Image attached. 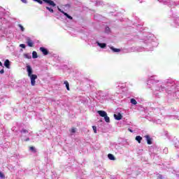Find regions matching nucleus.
<instances>
[{
	"mask_svg": "<svg viewBox=\"0 0 179 179\" xmlns=\"http://www.w3.org/2000/svg\"><path fill=\"white\" fill-rule=\"evenodd\" d=\"M27 72L29 78L31 79V86H36V79H37V75L33 74V69L31 66L27 64Z\"/></svg>",
	"mask_w": 179,
	"mask_h": 179,
	"instance_id": "nucleus-1",
	"label": "nucleus"
},
{
	"mask_svg": "<svg viewBox=\"0 0 179 179\" xmlns=\"http://www.w3.org/2000/svg\"><path fill=\"white\" fill-rule=\"evenodd\" d=\"M98 114L100 117H103L106 121V122H110V117L107 115V112L104 110H98Z\"/></svg>",
	"mask_w": 179,
	"mask_h": 179,
	"instance_id": "nucleus-2",
	"label": "nucleus"
},
{
	"mask_svg": "<svg viewBox=\"0 0 179 179\" xmlns=\"http://www.w3.org/2000/svg\"><path fill=\"white\" fill-rule=\"evenodd\" d=\"M58 10L61 12V13H63L64 16H66L68 19H70V20H72L73 17L72 16L69 15L68 13H65V11L62 10L61 8H58Z\"/></svg>",
	"mask_w": 179,
	"mask_h": 179,
	"instance_id": "nucleus-3",
	"label": "nucleus"
},
{
	"mask_svg": "<svg viewBox=\"0 0 179 179\" xmlns=\"http://www.w3.org/2000/svg\"><path fill=\"white\" fill-rule=\"evenodd\" d=\"M27 44L28 45V47H34V43H33V41H31V39H30V38H28L27 39Z\"/></svg>",
	"mask_w": 179,
	"mask_h": 179,
	"instance_id": "nucleus-4",
	"label": "nucleus"
},
{
	"mask_svg": "<svg viewBox=\"0 0 179 179\" xmlns=\"http://www.w3.org/2000/svg\"><path fill=\"white\" fill-rule=\"evenodd\" d=\"M40 51H41V52H43V55H48V50L45 49V48L41 47Z\"/></svg>",
	"mask_w": 179,
	"mask_h": 179,
	"instance_id": "nucleus-5",
	"label": "nucleus"
},
{
	"mask_svg": "<svg viewBox=\"0 0 179 179\" xmlns=\"http://www.w3.org/2000/svg\"><path fill=\"white\" fill-rule=\"evenodd\" d=\"M114 118L117 120V121H120V120H122V115L121 113L114 114Z\"/></svg>",
	"mask_w": 179,
	"mask_h": 179,
	"instance_id": "nucleus-6",
	"label": "nucleus"
},
{
	"mask_svg": "<svg viewBox=\"0 0 179 179\" xmlns=\"http://www.w3.org/2000/svg\"><path fill=\"white\" fill-rule=\"evenodd\" d=\"M145 138L147 141L148 145H152V138H150V136L146 135L145 136Z\"/></svg>",
	"mask_w": 179,
	"mask_h": 179,
	"instance_id": "nucleus-7",
	"label": "nucleus"
},
{
	"mask_svg": "<svg viewBox=\"0 0 179 179\" xmlns=\"http://www.w3.org/2000/svg\"><path fill=\"white\" fill-rule=\"evenodd\" d=\"M43 2H45L46 3H49V5H51V6H56L57 4H55V3H54L53 1L51 0H43Z\"/></svg>",
	"mask_w": 179,
	"mask_h": 179,
	"instance_id": "nucleus-8",
	"label": "nucleus"
},
{
	"mask_svg": "<svg viewBox=\"0 0 179 179\" xmlns=\"http://www.w3.org/2000/svg\"><path fill=\"white\" fill-rule=\"evenodd\" d=\"M4 66H6V68H8V69H9L10 66V62H9V59H6L4 62Z\"/></svg>",
	"mask_w": 179,
	"mask_h": 179,
	"instance_id": "nucleus-9",
	"label": "nucleus"
},
{
	"mask_svg": "<svg viewBox=\"0 0 179 179\" xmlns=\"http://www.w3.org/2000/svg\"><path fill=\"white\" fill-rule=\"evenodd\" d=\"M110 50L113 51V52H121V49L115 48L114 47H110Z\"/></svg>",
	"mask_w": 179,
	"mask_h": 179,
	"instance_id": "nucleus-10",
	"label": "nucleus"
},
{
	"mask_svg": "<svg viewBox=\"0 0 179 179\" xmlns=\"http://www.w3.org/2000/svg\"><path fill=\"white\" fill-rule=\"evenodd\" d=\"M97 44L99 45V47H100L101 48H106V47H107V44H106V43H100L97 42Z\"/></svg>",
	"mask_w": 179,
	"mask_h": 179,
	"instance_id": "nucleus-11",
	"label": "nucleus"
},
{
	"mask_svg": "<svg viewBox=\"0 0 179 179\" xmlns=\"http://www.w3.org/2000/svg\"><path fill=\"white\" fill-rule=\"evenodd\" d=\"M108 157L109 160H115V157L113 154H108Z\"/></svg>",
	"mask_w": 179,
	"mask_h": 179,
	"instance_id": "nucleus-12",
	"label": "nucleus"
},
{
	"mask_svg": "<svg viewBox=\"0 0 179 179\" xmlns=\"http://www.w3.org/2000/svg\"><path fill=\"white\" fill-rule=\"evenodd\" d=\"M24 57L27 59H31V55H30V54L25 53V54H24Z\"/></svg>",
	"mask_w": 179,
	"mask_h": 179,
	"instance_id": "nucleus-13",
	"label": "nucleus"
},
{
	"mask_svg": "<svg viewBox=\"0 0 179 179\" xmlns=\"http://www.w3.org/2000/svg\"><path fill=\"white\" fill-rule=\"evenodd\" d=\"M136 141H137L138 143H141V142L142 141V137H141V136H136Z\"/></svg>",
	"mask_w": 179,
	"mask_h": 179,
	"instance_id": "nucleus-14",
	"label": "nucleus"
},
{
	"mask_svg": "<svg viewBox=\"0 0 179 179\" xmlns=\"http://www.w3.org/2000/svg\"><path fill=\"white\" fill-rule=\"evenodd\" d=\"M32 58H34V59L38 58V55H37V52L33 51V52H32Z\"/></svg>",
	"mask_w": 179,
	"mask_h": 179,
	"instance_id": "nucleus-15",
	"label": "nucleus"
},
{
	"mask_svg": "<svg viewBox=\"0 0 179 179\" xmlns=\"http://www.w3.org/2000/svg\"><path fill=\"white\" fill-rule=\"evenodd\" d=\"M29 150L31 152H33L34 153H36L37 150H36V148L33 147V146H30L29 147Z\"/></svg>",
	"mask_w": 179,
	"mask_h": 179,
	"instance_id": "nucleus-16",
	"label": "nucleus"
},
{
	"mask_svg": "<svg viewBox=\"0 0 179 179\" xmlns=\"http://www.w3.org/2000/svg\"><path fill=\"white\" fill-rule=\"evenodd\" d=\"M131 104H134V106H136V104H138V102L136 101V100L135 99H131Z\"/></svg>",
	"mask_w": 179,
	"mask_h": 179,
	"instance_id": "nucleus-17",
	"label": "nucleus"
},
{
	"mask_svg": "<svg viewBox=\"0 0 179 179\" xmlns=\"http://www.w3.org/2000/svg\"><path fill=\"white\" fill-rule=\"evenodd\" d=\"M64 85H66V87L67 90H69V83H68V81H64Z\"/></svg>",
	"mask_w": 179,
	"mask_h": 179,
	"instance_id": "nucleus-18",
	"label": "nucleus"
},
{
	"mask_svg": "<svg viewBox=\"0 0 179 179\" xmlns=\"http://www.w3.org/2000/svg\"><path fill=\"white\" fill-rule=\"evenodd\" d=\"M46 9L50 12V13H54V10L50 7H46Z\"/></svg>",
	"mask_w": 179,
	"mask_h": 179,
	"instance_id": "nucleus-19",
	"label": "nucleus"
},
{
	"mask_svg": "<svg viewBox=\"0 0 179 179\" xmlns=\"http://www.w3.org/2000/svg\"><path fill=\"white\" fill-rule=\"evenodd\" d=\"M18 27H20L21 31H24V27H23L22 24H19Z\"/></svg>",
	"mask_w": 179,
	"mask_h": 179,
	"instance_id": "nucleus-20",
	"label": "nucleus"
},
{
	"mask_svg": "<svg viewBox=\"0 0 179 179\" xmlns=\"http://www.w3.org/2000/svg\"><path fill=\"white\" fill-rule=\"evenodd\" d=\"M92 129L94 134H97V127L96 126H92Z\"/></svg>",
	"mask_w": 179,
	"mask_h": 179,
	"instance_id": "nucleus-21",
	"label": "nucleus"
},
{
	"mask_svg": "<svg viewBox=\"0 0 179 179\" xmlns=\"http://www.w3.org/2000/svg\"><path fill=\"white\" fill-rule=\"evenodd\" d=\"M0 178H5V175L3 173H2V172H0Z\"/></svg>",
	"mask_w": 179,
	"mask_h": 179,
	"instance_id": "nucleus-22",
	"label": "nucleus"
},
{
	"mask_svg": "<svg viewBox=\"0 0 179 179\" xmlns=\"http://www.w3.org/2000/svg\"><path fill=\"white\" fill-rule=\"evenodd\" d=\"M20 47H21V48H26V45L22 43L20 45Z\"/></svg>",
	"mask_w": 179,
	"mask_h": 179,
	"instance_id": "nucleus-23",
	"label": "nucleus"
},
{
	"mask_svg": "<svg viewBox=\"0 0 179 179\" xmlns=\"http://www.w3.org/2000/svg\"><path fill=\"white\" fill-rule=\"evenodd\" d=\"M75 132H76V129L72 128V129H71V133H72V134H75Z\"/></svg>",
	"mask_w": 179,
	"mask_h": 179,
	"instance_id": "nucleus-24",
	"label": "nucleus"
},
{
	"mask_svg": "<svg viewBox=\"0 0 179 179\" xmlns=\"http://www.w3.org/2000/svg\"><path fill=\"white\" fill-rule=\"evenodd\" d=\"M36 2H38V3H40V5H42L43 3V1L41 0H36Z\"/></svg>",
	"mask_w": 179,
	"mask_h": 179,
	"instance_id": "nucleus-25",
	"label": "nucleus"
},
{
	"mask_svg": "<svg viewBox=\"0 0 179 179\" xmlns=\"http://www.w3.org/2000/svg\"><path fill=\"white\" fill-rule=\"evenodd\" d=\"M157 179H163V176L159 175V176H157Z\"/></svg>",
	"mask_w": 179,
	"mask_h": 179,
	"instance_id": "nucleus-26",
	"label": "nucleus"
},
{
	"mask_svg": "<svg viewBox=\"0 0 179 179\" xmlns=\"http://www.w3.org/2000/svg\"><path fill=\"white\" fill-rule=\"evenodd\" d=\"M0 73L2 75L3 73H5V71L3 70V69H2L1 71H0Z\"/></svg>",
	"mask_w": 179,
	"mask_h": 179,
	"instance_id": "nucleus-27",
	"label": "nucleus"
},
{
	"mask_svg": "<svg viewBox=\"0 0 179 179\" xmlns=\"http://www.w3.org/2000/svg\"><path fill=\"white\" fill-rule=\"evenodd\" d=\"M22 132H24V134H27L29 131L26 129H22Z\"/></svg>",
	"mask_w": 179,
	"mask_h": 179,
	"instance_id": "nucleus-28",
	"label": "nucleus"
},
{
	"mask_svg": "<svg viewBox=\"0 0 179 179\" xmlns=\"http://www.w3.org/2000/svg\"><path fill=\"white\" fill-rule=\"evenodd\" d=\"M22 2H23V3H27V0H21Z\"/></svg>",
	"mask_w": 179,
	"mask_h": 179,
	"instance_id": "nucleus-29",
	"label": "nucleus"
},
{
	"mask_svg": "<svg viewBox=\"0 0 179 179\" xmlns=\"http://www.w3.org/2000/svg\"><path fill=\"white\" fill-rule=\"evenodd\" d=\"M106 31H107V33H108V31H110V27H106Z\"/></svg>",
	"mask_w": 179,
	"mask_h": 179,
	"instance_id": "nucleus-30",
	"label": "nucleus"
},
{
	"mask_svg": "<svg viewBox=\"0 0 179 179\" xmlns=\"http://www.w3.org/2000/svg\"><path fill=\"white\" fill-rule=\"evenodd\" d=\"M26 142H27V141H30V138H26Z\"/></svg>",
	"mask_w": 179,
	"mask_h": 179,
	"instance_id": "nucleus-31",
	"label": "nucleus"
},
{
	"mask_svg": "<svg viewBox=\"0 0 179 179\" xmlns=\"http://www.w3.org/2000/svg\"><path fill=\"white\" fill-rule=\"evenodd\" d=\"M128 131H129V132H133L131 129H128Z\"/></svg>",
	"mask_w": 179,
	"mask_h": 179,
	"instance_id": "nucleus-32",
	"label": "nucleus"
},
{
	"mask_svg": "<svg viewBox=\"0 0 179 179\" xmlns=\"http://www.w3.org/2000/svg\"><path fill=\"white\" fill-rule=\"evenodd\" d=\"M0 66H2V62H0Z\"/></svg>",
	"mask_w": 179,
	"mask_h": 179,
	"instance_id": "nucleus-33",
	"label": "nucleus"
},
{
	"mask_svg": "<svg viewBox=\"0 0 179 179\" xmlns=\"http://www.w3.org/2000/svg\"><path fill=\"white\" fill-rule=\"evenodd\" d=\"M34 1H36L37 0H34Z\"/></svg>",
	"mask_w": 179,
	"mask_h": 179,
	"instance_id": "nucleus-34",
	"label": "nucleus"
}]
</instances>
